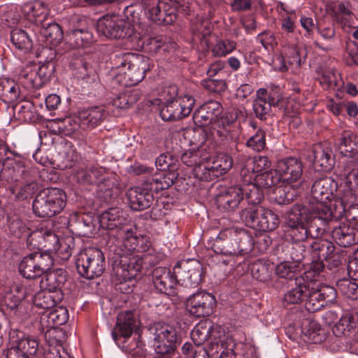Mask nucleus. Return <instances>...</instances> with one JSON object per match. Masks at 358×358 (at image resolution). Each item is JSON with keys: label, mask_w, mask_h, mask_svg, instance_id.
Returning a JSON list of instances; mask_svg holds the SVG:
<instances>
[{"label": "nucleus", "mask_w": 358, "mask_h": 358, "mask_svg": "<svg viewBox=\"0 0 358 358\" xmlns=\"http://www.w3.org/2000/svg\"><path fill=\"white\" fill-rule=\"evenodd\" d=\"M337 189V182L330 177L316 180L312 185L311 197L305 206L310 211L316 213L322 219H333L334 201L341 195L340 194L337 196H334Z\"/></svg>", "instance_id": "1"}, {"label": "nucleus", "mask_w": 358, "mask_h": 358, "mask_svg": "<svg viewBox=\"0 0 358 358\" xmlns=\"http://www.w3.org/2000/svg\"><path fill=\"white\" fill-rule=\"evenodd\" d=\"M218 327H214L210 322H201L196 324L191 333L192 339L195 345H202L208 338L211 341L210 352L220 354V358H236L238 345L234 340L227 335L220 336L217 340Z\"/></svg>", "instance_id": "2"}, {"label": "nucleus", "mask_w": 358, "mask_h": 358, "mask_svg": "<svg viewBox=\"0 0 358 358\" xmlns=\"http://www.w3.org/2000/svg\"><path fill=\"white\" fill-rule=\"evenodd\" d=\"M251 241L250 236L244 230L230 228L219 234L213 249L217 254L243 255L250 251Z\"/></svg>", "instance_id": "3"}, {"label": "nucleus", "mask_w": 358, "mask_h": 358, "mask_svg": "<svg viewBox=\"0 0 358 358\" xmlns=\"http://www.w3.org/2000/svg\"><path fill=\"white\" fill-rule=\"evenodd\" d=\"M66 196L59 188L41 190L33 201V211L38 217H51L59 213L66 206Z\"/></svg>", "instance_id": "4"}, {"label": "nucleus", "mask_w": 358, "mask_h": 358, "mask_svg": "<svg viewBox=\"0 0 358 358\" xmlns=\"http://www.w3.org/2000/svg\"><path fill=\"white\" fill-rule=\"evenodd\" d=\"M76 265L80 275L87 279H93L101 276L103 273L105 257L98 248H85L78 254Z\"/></svg>", "instance_id": "5"}, {"label": "nucleus", "mask_w": 358, "mask_h": 358, "mask_svg": "<svg viewBox=\"0 0 358 358\" xmlns=\"http://www.w3.org/2000/svg\"><path fill=\"white\" fill-rule=\"evenodd\" d=\"M102 228L110 231L109 243L115 245L125 233L133 229V224L119 208H110L103 212L99 219Z\"/></svg>", "instance_id": "6"}, {"label": "nucleus", "mask_w": 358, "mask_h": 358, "mask_svg": "<svg viewBox=\"0 0 358 358\" xmlns=\"http://www.w3.org/2000/svg\"><path fill=\"white\" fill-rule=\"evenodd\" d=\"M153 336L154 348L158 355L157 358H171L176 345L177 334L176 329L165 323H155L150 328Z\"/></svg>", "instance_id": "7"}, {"label": "nucleus", "mask_w": 358, "mask_h": 358, "mask_svg": "<svg viewBox=\"0 0 358 358\" xmlns=\"http://www.w3.org/2000/svg\"><path fill=\"white\" fill-rule=\"evenodd\" d=\"M309 211L305 206L295 205L287 215V234L294 243H303L308 238L306 224Z\"/></svg>", "instance_id": "8"}, {"label": "nucleus", "mask_w": 358, "mask_h": 358, "mask_svg": "<svg viewBox=\"0 0 358 358\" xmlns=\"http://www.w3.org/2000/svg\"><path fill=\"white\" fill-rule=\"evenodd\" d=\"M53 264V258L49 252H34L22 259L19 271L24 278L34 279L49 271Z\"/></svg>", "instance_id": "9"}, {"label": "nucleus", "mask_w": 358, "mask_h": 358, "mask_svg": "<svg viewBox=\"0 0 358 358\" xmlns=\"http://www.w3.org/2000/svg\"><path fill=\"white\" fill-rule=\"evenodd\" d=\"M96 30L101 35L115 39L130 38L135 35L130 23L115 15L101 17L97 22Z\"/></svg>", "instance_id": "10"}, {"label": "nucleus", "mask_w": 358, "mask_h": 358, "mask_svg": "<svg viewBox=\"0 0 358 358\" xmlns=\"http://www.w3.org/2000/svg\"><path fill=\"white\" fill-rule=\"evenodd\" d=\"M106 117L105 110L100 107H92L83 109L78 112L77 117L65 119L63 124L65 127L67 124L71 126L66 129L64 134L69 135L75 132L78 127L83 129H92L98 126Z\"/></svg>", "instance_id": "11"}, {"label": "nucleus", "mask_w": 358, "mask_h": 358, "mask_svg": "<svg viewBox=\"0 0 358 358\" xmlns=\"http://www.w3.org/2000/svg\"><path fill=\"white\" fill-rule=\"evenodd\" d=\"M115 252L120 256L119 259L115 261V270L121 284L122 281L125 282L136 278L143 268L142 257L117 249H115Z\"/></svg>", "instance_id": "12"}, {"label": "nucleus", "mask_w": 358, "mask_h": 358, "mask_svg": "<svg viewBox=\"0 0 358 358\" xmlns=\"http://www.w3.org/2000/svg\"><path fill=\"white\" fill-rule=\"evenodd\" d=\"M141 5L147 17L159 24H171L176 18V7L166 0H141Z\"/></svg>", "instance_id": "13"}, {"label": "nucleus", "mask_w": 358, "mask_h": 358, "mask_svg": "<svg viewBox=\"0 0 358 358\" xmlns=\"http://www.w3.org/2000/svg\"><path fill=\"white\" fill-rule=\"evenodd\" d=\"M178 283L187 287H197L202 280V265L195 259L182 261L173 268Z\"/></svg>", "instance_id": "14"}, {"label": "nucleus", "mask_w": 358, "mask_h": 358, "mask_svg": "<svg viewBox=\"0 0 358 358\" xmlns=\"http://www.w3.org/2000/svg\"><path fill=\"white\" fill-rule=\"evenodd\" d=\"M151 69L150 59L143 55H134L131 58L126 71L118 83L123 86L135 85L143 80L147 72Z\"/></svg>", "instance_id": "15"}, {"label": "nucleus", "mask_w": 358, "mask_h": 358, "mask_svg": "<svg viewBox=\"0 0 358 358\" xmlns=\"http://www.w3.org/2000/svg\"><path fill=\"white\" fill-rule=\"evenodd\" d=\"M194 106V99L190 95L178 97L167 102L160 110V116L164 121L182 119L189 115Z\"/></svg>", "instance_id": "16"}, {"label": "nucleus", "mask_w": 358, "mask_h": 358, "mask_svg": "<svg viewBox=\"0 0 358 358\" xmlns=\"http://www.w3.org/2000/svg\"><path fill=\"white\" fill-rule=\"evenodd\" d=\"M76 178L80 183L96 184L104 190L112 189L116 182L115 177L113 174H109L105 169L99 167L78 170L76 173Z\"/></svg>", "instance_id": "17"}, {"label": "nucleus", "mask_w": 358, "mask_h": 358, "mask_svg": "<svg viewBox=\"0 0 358 358\" xmlns=\"http://www.w3.org/2000/svg\"><path fill=\"white\" fill-rule=\"evenodd\" d=\"M216 304L215 297L206 292H199L189 296L186 301V310L196 317L210 315Z\"/></svg>", "instance_id": "18"}, {"label": "nucleus", "mask_w": 358, "mask_h": 358, "mask_svg": "<svg viewBox=\"0 0 358 358\" xmlns=\"http://www.w3.org/2000/svg\"><path fill=\"white\" fill-rule=\"evenodd\" d=\"M282 99V95L278 92H268L264 88L259 89L252 104L255 116L261 120H266L271 107L278 106Z\"/></svg>", "instance_id": "19"}, {"label": "nucleus", "mask_w": 358, "mask_h": 358, "mask_svg": "<svg viewBox=\"0 0 358 358\" xmlns=\"http://www.w3.org/2000/svg\"><path fill=\"white\" fill-rule=\"evenodd\" d=\"M243 199L244 192L241 186H221L215 196V202L221 210L231 211L238 208Z\"/></svg>", "instance_id": "20"}, {"label": "nucleus", "mask_w": 358, "mask_h": 358, "mask_svg": "<svg viewBox=\"0 0 358 358\" xmlns=\"http://www.w3.org/2000/svg\"><path fill=\"white\" fill-rule=\"evenodd\" d=\"M152 245L149 238L143 235H136V227L133 224V229L125 233L123 237L115 243V246L120 251L128 252H145L149 250Z\"/></svg>", "instance_id": "21"}, {"label": "nucleus", "mask_w": 358, "mask_h": 358, "mask_svg": "<svg viewBox=\"0 0 358 358\" xmlns=\"http://www.w3.org/2000/svg\"><path fill=\"white\" fill-rule=\"evenodd\" d=\"M127 197L129 207L137 211L150 208L155 199L152 191L145 182L141 186L129 188L127 192Z\"/></svg>", "instance_id": "22"}, {"label": "nucleus", "mask_w": 358, "mask_h": 358, "mask_svg": "<svg viewBox=\"0 0 358 358\" xmlns=\"http://www.w3.org/2000/svg\"><path fill=\"white\" fill-rule=\"evenodd\" d=\"M222 106L220 102L210 100L203 104L194 113L193 119L199 127H206L217 124L222 113Z\"/></svg>", "instance_id": "23"}, {"label": "nucleus", "mask_w": 358, "mask_h": 358, "mask_svg": "<svg viewBox=\"0 0 358 358\" xmlns=\"http://www.w3.org/2000/svg\"><path fill=\"white\" fill-rule=\"evenodd\" d=\"M276 168L282 182L287 185L297 182L303 174L302 163L295 157H287L279 160Z\"/></svg>", "instance_id": "24"}, {"label": "nucleus", "mask_w": 358, "mask_h": 358, "mask_svg": "<svg viewBox=\"0 0 358 358\" xmlns=\"http://www.w3.org/2000/svg\"><path fill=\"white\" fill-rule=\"evenodd\" d=\"M11 346L8 348L34 358L38 349V341L22 331L13 329L9 333Z\"/></svg>", "instance_id": "25"}, {"label": "nucleus", "mask_w": 358, "mask_h": 358, "mask_svg": "<svg viewBox=\"0 0 358 358\" xmlns=\"http://www.w3.org/2000/svg\"><path fill=\"white\" fill-rule=\"evenodd\" d=\"M343 189L341 195L335 200H344L348 204L357 202V191L358 189V171L352 169L353 163L345 164Z\"/></svg>", "instance_id": "26"}, {"label": "nucleus", "mask_w": 358, "mask_h": 358, "mask_svg": "<svg viewBox=\"0 0 358 358\" xmlns=\"http://www.w3.org/2000/svg\"><path fill=\"white\" fill-rule=\"evenodd\" d=\"M152 282L155 288L161 293L167 295L176 294L175 285L178 280L175 274L166 267H157L152 273Z\"/></svg>", "instance_id": "27"}, {"label": "nucleus", "mask_w": 358, "mask_h": 358, "mask_svg": "<svg viewBox=\"0 0 358 358\" xmlns=\"http://www.w3.org/2000/svg\"><path fill=\"white\" fill-rule=\"evenodd\" d=\"M338 149L341 154L347 157L345 164L358 165V135L350 131H343L338 143Z\"/></svg>", "instance_id": "28"}, {"label": "nucleus", "mask_w": 358, "mask_h": 358, "mask_svg": "<svg viewBox=\"0 0 358 358\" xmlns=\"http://www.w3.org/2000/svg\"><path fill=\"white\" fill-rule=\"evenodd\" d=\"M24 162L20 158L0 164V181L12 182L23 178L26 174Z\"/></svg>", "instance_id": "29"}, {"label": "nucleus", "mask_w": 358, "mask_h": 358, "mask_svg": "<svg viewBox=\"0 0 358 358\" xmlns=\"http://www.w3.org/2000/svg\"><path fill=\"white\" fill-rule=\"evenodd\" d=\"M22 13L26 19L36 25H41L49 15L48 7L41 1L25 3L22 7Z\"/></svg>", "instance_id": "30"}, {"label": "nucleus", "mask_w": 358, "mask_h": 358, "mask_svg": "<svg viewBox=\"0 0 358 358\" xmlns=\"http://www.w3.org/2000/svg\"><path fill=\"white\" fill-rule=\"evenodd\" d=\"M356 228L347 222H341L334 227L331 236L334 240L341 247H349L355 244L358 239L356 238Z\"/></svg>", "instance_id": "31"}, {"label": "nucleus", "mask_w": 358, "mask_h": 358, "mask_svg": "<svg viewBox=\"0 0 358 358\" xmlns=\"http://www.w3.org/2000/svg\"><path fill=\"white\" fill-rule=\"evenodd\" d=\"M135 326L134 313L131 310H127L118 314L117 324L112 332V336L115 341L118 337L129 338L133 333Z\"/></svg>", "instance_id": "32"}, {"label": "nucleus", "mask_w": 358, "mask_h": 358, "mask_svg": "<svg viewBox=\"0 0 358 358\" xmlns=\"http://www.w3.org/2000/svg\"><path fill=\"white\" fill-rule=\"evenodd\" d=\"M271 161L266 156H255L246 162L245 166L241 171V176L245 183V178L250 176L256 177L257 174L268 169Z\"/></svg>", "instance_id": "33"}, {"label": "nucleus", "mask_w": 358, "mask_h": 358, "mask_svg": "<svg viewBox=\"0 0 358 358\" xmlns=\"http://www.w3.org/2000/svg\"><path fill=\"white\" fill-rule=\"evenodd\" d=\"M309 284L310 282L305 281L302 278H296L295 286L284 294V301L288 304L301 303L308 293Z\"/></svg>", "instance_id": "34"}, {"label": "nucleus", "mask_w": 358, "mask_h": 358, "mask_svg": "<svg viewBox=\"0 0 358 358\" xmlns=\"http://www.w3.org/2000/svg\"><path fill=\"white\" fill-rule=\"evenodd\" d=\"M331 150L327 143H320L313 148V162L316 166L324 171L331 169L334 159L331 157Z\"/></svg>", "instance_id": "35"}, {"label": "nucleus", "mask_w": 358, "mask_h": 358, "mask_svg": "<svg viewBox=\"0 0 358 358\" xmlns=\"http://www.w3.org/2000/svg\"><path fill=\"white\" fill-rule=\"evenodd\" d=\"M280 176L277 168L275 170L264 171L257 174L256 177L250 176L245 178V183L255 182L261 188L272 190L280 182Z\"/></svg>", "instance_id": "36"}, {"label": "nucleus", "mask_w": 358, "mask_h": 358, "mask_svg": "<svg viewBox=\"0 0 358 358\" xmlns=\"http://www.w3.org/2000/svg\"><path fill=\"white\" fill-rule=\"evenodd\" d=\"M334 206L333 218L338 219L345 216L348 220H352L355 224L358 225V204L356 202L348 204L344 200H335Z\"/></svg>", "instance_id": "37"}, {"label": "nucleus", "mask_w": 358, "mask_h": 358, "mask_svg": "<svg viewBox=\"0 0 358 358\" xmlns=\"http://www.w3.org/2000/svg\"><path fill=\"white\" fill-rule=\"evenodd\" d=\"M176 178V174L175 173L161 172L155 173L146 179L145 182L152 191L159 192L171 187Z\"/></svg>", "instance_id": "38"}, {"label": "nucleus", "mask_w": 358, "mask_h": 358, "mask_svg": "<svg viewBox=\"0 0 358 358\" xmlns=\"http://www.w3.org/2000/svg\"><path fill=\"white\" fill-rule=\"evenodd\" d=\"M276 10L280 15L282 29L288 33L293 32L296 20L295 10L282 2L278 3Z\"/></svg>", "instance_id": "39"}, {"label": "nucleus", "mask_w": 358, "mask_h": 358, "mask_svg": "<svg viewBox=\"0 0 358 358\" xmlns=\"http://www.w3.org/2000/svg\"><path fill=\"white\" fill-rule=\"evenodd\" d=\"M62 299V292L52 293L43 291L37 293L34 298V303L36 307L43 309H49L55 307Z\"/></svg>", "instance_id": "40"}, {"label": "nucleus", "mask_w": 358, "mask_h": 358, "mask_svg": "<svg viewBox=\"0 0 358 358\" xmlns=\"http://www.w3.org/2000/svg\"><path fill=\"white\" fill-rule=\"evenodd\" d=\"M69 319V313L66 308L59 306L48 313L43 314L41 322H47L48 327H55L65 324Z\"/></svg>", "instance_id": "41"}, {"label": "nucleus", "mask_w": 358, "mask_h": 358, "mask_svg": "<svg viewBox=\"0 0 358 358\" xmlns=\"http://www.w3.org/2000/svg\"><path fill=\"white\" fill-rule=\"evenodd\" d=\"M299 185H301V183H297L292 186L285 185L275 187L271 190V199L279 205L289 203L290 201H293L296 196L294 191L290 192L289 190L291 187L298 188Z\"/></svg>", "instance_id": "42"}, {"label": "nucleus", "mask_w": 358, "mask_h": 358, "mask_svg": "<svg viewBox=\"0 0 358 358\" xmlns=\"http://www.w3.org/2000/svg\"><path fill=\"white\" fill-rule=\"evenodd\" d=\"M13 45L19 50L27 52L31 50L33 43L28 34L21 29H14L10 34Z\"/></svg>", "instance_id": "43"}, {"label": "nucleus", "mask_w": 358, "mask_h": 358, "mask_svg": "<svg viewBox=\"0 0 358 358\" xmlns=\"http://www.w3.org/2000/svg\"><path fill=\"white\" fill-rule=\"evenodd\" d=\"M40 33L45 37L46 42L52 45H56L62 39V31L60 26L55 22H48L41 24Z\"/></svg>", "instance_id": "44"}, {"label": "nucleus", "mask_w": 358, "mask_h": 358, "mask_svg": "<svg viewBox=\"0 0 358 358\" xmlns=\"http://www.w3.org/2000/svg\"><path fill=\"white\" fill-rule=\"evenodd\" d=\"M273 266L268 262L258 259L251 267V273L254 278L259 281H267L271 278Z\"/></svg>", "instance_id": "45"}, {"label": "nucleus", "mask_w": 358, "mask_h": 358, "mask_svg": "<svg viewBox=\"0 0 358 358\" xmlns=\"http://www.w3.org/2000/svg\"><path fill=\"white\" fill-rule=\"evenodd\" d=\"M132 56L131 53L116 54L112 58L111 71L117 82L120 78H122V72L126 71Z\"/></svg>", "instance_id": "46"}, {"label": "nucleus", "mask_w": 358, "mask_h": 358, "mask_svg": "<svg viewBox=\"0 0 358 358\" xmlns=\"http://www.w3.org/2000/svg\"><path fill=\"white\" fill-rule=\"evenodd\" d=\"M355 327V317L350 312H345L335 324L333 333L336 336L345 335Z\"/></svg>", "instance_id": "47"}, {"label": "nucleus", "mask_w": 358, "mask_h": 358, "mask_svg": "<svg viewBox=\"0 0 358 358\" xmlns=\"http://www.w3.org/2000/svg\"><path fill=\"white\" fill-rule=\"evenodd\" d=\"M262 210V206L252 205L241 211L240 218L246 226L257 230L259 223L257 221V215H259Z\"/></svg>", "instance_id": "48"}, {"label": "nucleus", "mask_w": 358, "mask_h": 358, "mask_svg": "<svg viewBox=\"0 0 358 358\" xmlns=\"http://www.w3.org/2000/svg\"><path fill=\"white\" fill-rule=\"evenodd\" d=\"M233 161L231 157L225 154L219 155L217 159L210 163L214 178H218L231 169Z\"/></svg>", "instance_id": "49"}, {"label": "nucleus", "mask_w": 358, "mask_h": 358, "mask_svg": "<svg viewBox=\"0 0 358 358\" xmlns=\"http://www.w3.org/2000/svg\"><path fill=\"white\" fill-rule=\"evenodd\" d=\"M259 215H262V222L259 221L257 230L258 231H272L279 224V218L272 210L262 207V210Z\"/></svg>", "instance_id": "50"}, {"label": "nucleus", "mask_w": 358, "mask_h": 358, "mask_svg": "<svg viewBox=\"0 0 358 358\" xmlns=\"http://www.w3.org/2000/svg\"><path fill=\"white\" fill-rule=\"evenodd\" d=\"M335 15L338 22L341 24L342 28L347 32L350 31L352 24L350 22L352 17V13L348 4L340 3L335 8Z\"/></svg>", "instance_id": "51"}, {"label": "nucleus", "mask_w": 358, "mask_h": 358, "mask_svg": "<svg viewBox=\"0 0 358 358\" xmlns=\"http://www.w3.org/2000/svg\"><path fill=\"white\" fill-rule=\"evenodd\" d=\"M336 291L352 300L358 299V285L348 278H342L336 282Z\"/></svg>", "instance_id": "52"}, {"label": "nucleus", "mask_w": 358, "mask_h": 358, "mask_svg": "<svg viewBox=\"0 0 358 358\" xmlns=\"http://www.w3.org/2000/svg\"><path fill=\"white\" fill-rule=\"evenodd\" d=\"M70 42L76 48L85 47L87 45L92 36L87 30L73 29L69 34Z\"/></svg>", "instance_id": "53"}, {"label": "nucleus", "mask_w": 358, "mask_h": 358, "mask_svg": "<svg viewBox=\"0 0 358 358\" xmlns=\"http://www.w3.org/2000/svg\"><path fill=\"white\" fill-rule=\"evenodd\" d=\"M299 270V264L289 261H284L275 267V273L278 278L292 279Z\"/></svg>", "instance_id": "54"}, {"label": "nucleus", "mask_w": 358, "mask_h": 358, "mask_svg": "<svg viewBox=\"0 0 358 358\" xmlns=\"http://www.w3.org/2000/svg\"><path fill=\"white\" fill-rule=\"evenodd\" d=\"M314 285L313 282H310L309 291L306 297L307 298V301L305 305L306 310L313 313L318 311L325 306L324 303H323L320 297H319L320 295H318L315 290Z\"/></svg>", "instance_id": "55"}, {"label": "nucleus", "mask_w": 358, "mask_h": 358, "mask_svg": "<svg viewBox=\"0 0 358 358\" xmlns=\"http://www.w3.org/2000/svg\"><path fill=\"white\" fill-rule=\"evenodd\" d=\"M139 99V92L132 90L118 95L113 101V105L119 108H127Z\"/></svg>", "instance_id": "56"}, {"label": "nucleus", "mask_w": 358, "mask_h": 358, "mask_svg": "<svg viewBox=\"0 0 358 358\" xmlns=\"http://www.w3.org/2000/svg\"><path fill=\"white\" fill-rule=\"evenodd\" d=\"M308 215L309 219L306 224L308 238H317L324 231V229L319 226L317 222L324 219L320 217L319 215L310 210L308 212ZM327 220H325V221Z\"/></svg>", "instance_id": "57"}, {"label": "nucleus", "mask_w": 358, "mask_h": 358, "mask_svg": "<svg viewBox=\"0 0 358 358\" xmlns=\"http://www.w3.org/2000/svg\"><path fill=\"white\" fill-rule=\"evenodd\" d=\"M62 270H59L49 273L46 275V291L51 292L52 293L61 292V285L65 280V277L62 275Z\"/></svg>", "instance_id": "58"}, {"label": "nucleus", "mask_w": 358, "mask_h": 358, "mask_svg": "<svg viewBox=\"0 0 358 358\" xmlns=\"http://www.w3.org/2000/svg\"><path fill=\"white\" fill-rule=\"evenodd\" d=\"M192 173L195 178L200 180L210 181L215 179L210 163L202 160L201 162L194 166L192 169Z\"/></svg>", "instance_id": "59"}, {"label": "nucleus", "mask_w": 358, "mask_h": 358, "mask_svg": "<svg viewBox=\"0 0 358 358\" xmlns=\"http://www.w3.org/2000/svg\"><path fill=\"white\" fill-rule=\"evenodd\" d=\"M236 43L232 40H219L212 48L213 55L224 57L236 49Z\"/></svg>", "instance_id": "60"}, {"label": "nucleus", "mask_w": 358, "mask_h": 358, "mask_svg": "<svg viewBox=\"0 0 358 358\" xmlns=\"http://www.w3.org/2000/svg\"><path fill=\"white\" fill-rule=\"evenodd\" d=\"M266 134L264 130L259 129L247 141V146L255 151L260 152L266 146Z\"/></svg>", "instance_id": "61"}, {"label": "nucleus", "mask_w": 358, "mask_h": 358, "mask_svg": "<svg viewBox=\"0 0 358 358\" xmlns=\"http://www.w3.org/2000/svg\"><path fill=\"white\" fill-rule=\"evenodd\" d=\"M73 240L72 238H67L66 239L60 240L57 247L55 248L54 252H57V255L64 260H67L72 255Z\"/></svg>", "instance_id": "62"}, {"label": "nucleus", "mask_w": 358, "mask_h": 358, "mask_svg": "<svg viewBox=\"0 0 358 358\" xmlns=\"http://www.w3.org/2000/svg\"><path fill=\"white\" fill-rule=\"evenodd\" d=\"M176 162V159L173 158L171 155L162 154L157 158L155 164L160 171L175 173Z\"/></svg>", "instance_id": "63"}, {"label": "nucleus", "mask_w": 358, "mask_h": 358, "mask_svg": "<svg viewBox=\"0 0 358 358\" xmlns=\"http://www.w3.org/2000/svg\"><path fill=\"white\" fill-rule=\"evenodd\" d=\"M285 57L282 58L284 62H287L291 65H295L296 67L301 65V57L299 51L296 45H287L283 48Z\"/></svg>", "instance_id": "64"}]
</instances>
